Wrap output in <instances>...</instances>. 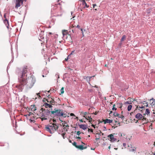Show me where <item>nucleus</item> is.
Returning <instances> with one entry per match:
<instances>
[{"label":"nucleus","instance_id":"52","mask_svg":"<svg viewBox=\"0 0 155 155\" xmlns=\"http://www.w3.org/2000/svg\"><path fill=\"white\" fill-rule=\"evenodd\" d=\"M79 121L81 122H83V121L82 119L79 120Z\"/></svg>","mask_w":155,"mask_h":155},{"label":"nucleus","instance_id":"28","mask_svg":"<svg viewBox=\"0 0 155 155\" xmlns=\"http://www.w3.org/2000/svg\"><path fill=\"white\" fill-rule=\"evenodd\" d=\"M81 133H82L83 134H84V133H81V132H80V131H78L77 132V134L78 135V136H79L80 135V134H81Z\"/></svg>","mask_w":155,"mask_h":155},{"label":"nucleus","instance_id":"40","mask_svg":"<svg viewBox=\"0 0 155 155\" xmlns=\"http://www.w3.org/2000/svg\"><path fill=\"white\" fill-rule=\"evenodd\" d=\"M29 121L31 123L33 122V123H34L35 122L34 120H33L32 119H30Z\"/></svg>","mask_w":155,"mask_h":155},{"label":"nucleus","instance_id":"16","mask_svg":"<svg viewBox=\"0 0 155 155\" xmlns=\"http://www.w3.org/2000/svg\"><path fill=\"white\" fill-rule=\"evenodd\" d=\"M84 117L87 120H88V118L90 122V121L92 119V118L91 117V116H88L87 117V116H84Z\"/></svg>","mask_w":155,"mask_h":155},{"label":"nucleus","instance_id":"3","mask_svg":"<svg viewBox=\"0 0 155 155\" xmlns=\"http://www.w3.org/2000/svg\"><path fill=\"white\" fill-rule=\"evenodd\" d=\"M42 109L44 110H42L43 111H45L42 114L41 117H47L51 113V111L49 110H45V109H44L43 108H42Z\"/></svg>","mask_w":155,"mask_h":155},{"label":"nucleus","instance_id":"54","mask_svg":"<svg viewBox=\"0 0 155 155\" xmlns=\"http://www.w3.org/2000/svg\"><path fill=\"white\" fill-rule=\"evenodd\" d=\"M122 45V43H120L119 44V45L120 46H121V45Z\"/></svg>","mask_w":155,"mask_h":155},{"label":"nucleus","instance_id":"32","mask_svg":"<svg viewBox=\"0 0 155 155\" xmlns=\"http://www.w3.org/2000/svg\"><path fill=\"white\" fill-rule=\"evenodd\" d=\"M118 117H119V118H121V119H122V120H124V116L123 115H121V116H119Z\"/></svg>","mask_w":155,"mask_h":155},{"label":"nucleus","instance_id":"17","mask_svg":"<svg viewBox=\"0 0 155 155\" xmlns=\"http://www.w3.org/2000/svg\"><path fill=\"white\" fill-rule=\"evenodd\" d=\"M82 4L83 5H85L86 7L87 8L89 7V6H87L85 0H82Z\"/></svg>","mask_w":155,"mask_h":155},{"label":"nucleus","instance_id":"9","mask_svg":"<svg viewBox=\"0 0 155 155\" xmlns=\"http://www.w3.org/2000/svg\"><path fill=\"white\" fill-rule=\"evenodd\" d=\"M50 125H48L46 126V127H45V130L49 132V133L51 134H52L53 133L51 131V128H50L49 127H50Z\"/></svg>","mask_w":155,"mask_h":155},{"label":"nucleus","instance_id":"37","mask_svg":"<svg viewBox=\"0 0 155 155\" xmlns=\"http://www.w3.org/2000/svg\"><path fill=\"white\" fill-rule=\"evenodd\" d=\"M81 114L83 115H87L88 114V113L87 112H82Z\"/></svg>","mask_w":155,"mask_h":155},{"label":"nucleus","instance_id":"7","mask_svg":"<svg viewBox=\"0 0 155 155\" xmlns=\"http://www.w3.org/2000/svg\"><path fill=\"white\" fill-rule=\"evenodd\" d=\"M78 126L80 128L84 130H86L88 128L87 126L85 124H79Z\"/></svg>","mask_w":155,"mask_h":155},{"label":"nucleus","instance_id":"50","mask_svg":"<svg viewBox=\"0 0 155 155\" xmlns=\"http://www.w3.org/2000/svg\"><path fill=\"white\" fill-rule=\"evenodd\" d=\"M64 134H62V136L63 137V138L64 139Z\"/></svg>","mask_w":155,"mask_h":155},{"label":"nucleus","instance_id":"39","mask_svg":"<svg viewBox=\"0 0 155 155\" xmlns=\"http://www.w3.org/2000/svg\"><path fill=\"white\" fill-rule=\"evenodd\" d=\"M13 61V59H12L11 61H10V62H9L8 65V66L7 68V69H8V66H9L10 64H11V63H12Z\"/></svg>","mask_w":155,"mask_h":155},{"label":"nucleus","instance_id":"38","mask_svg":"<svg viewBox=\"0 0 155 155\" xmlns=\"http://www.w3.org/2000/svg\"><path fill=\"white\" fill-rule=\"evenodd\" d=\"M123 134H122V133H120L118 134V136L119 137H121L123 135Z\"/></svg>","mask_w":155,"mask_h":155},{"label":"nucleus","instance_id":"43","mask_svg":"<svg viewBox=\"0 0 155 155\" xmlns=\"http://www.w3.org/2000/svg\"><path fill=\"white\" fill-rule=\"evenodd\" d=\"M112 110L114 111V110H117V108H115V107H113L112 109Z\"/></svg>","mask_w":155,"mask_h":155},{"label":"nucleus","instance_id":"24","mask_svg":"<svg viewBox=\"0 0 155 155\" xmlns=\"http://www.w3.org/2000/svg\"><path fill=\"white\" fill-rule=\"evenodd\" d=\"M126 36L125 35H123L121 39V40H120L121 41H124V39L126 38Z\"/></svg>","mask_w":155,"mask_h":155},{"label":"nucleus","instance_id":"55","mask_svg":"<svg viewBox=\"0 0 155 155\" xmlns=\"http://www.w3.org/2000/svg\"><path fill=\"white\" fill-rule=\"evenodd\" d=\"M112 113H113V111H111L110 112L109 114H112Z\"/></svg>","mask_w":155,"mask_h":155},{"label":"nucleus","instance_id":"10","mask_svg":"<svg viewBox=\"0 0 155 155\" xmlns=\"http://www.w3.org/2000/svg\"><path fill=\"white\" fill-rule=\"evenodd\" d=\"M155 100L153 98H152L150 100V101L151 102V105L152 106H154L155 105Z\"/></svg>","mask_w":155,"mask_h":155},{"label":"nucleus","instance_id":"45","mask_svg":"<svg viewBox=\"0 0 155 155\" xmlns=\"http://www.w3.org/2000/svg\"><path fill=\"white\" fill-rule=\"evenodd\" d=\"M76 139H79V140H80V139H81V137H76Z\"/></svg>","mask_w":155,"mask_h":155},{"label":"nucleus","instance_id":"11","mask_svg":"<svg viewBox=\"0 0 155 155\" xmlns=\"http://www.w3.org/2000/svg\"><path fill=\"white\" fill-rule=\"evenodd\" d=\"M136 148L135 147H130V149H129V151L131 152H134L136 150Z\"/></svg>","mask_w":155,"mask_h":155},{"label":"nucleus","instance_id":"18","mask_svg":"<svg viewBox=\"0 0 155 155\" xmlns=\"http://www.w3.org/2000/svg\"><path fill=\"white\" fill-rule=\"evenodd\" d=\"M44 104L46 106H47L49 108H51L52 107L51 105L48 104L47 103L45 102Z\"/></svg>","mask_w":155,"mask_h":155},{"label":"nucleus","instance_id":"35","mask_svg":"<svg viewBox=\"0 0 155 155\" xmlns=\"http://www.w3.org/2000/svg\"><path fill=\"white\" fill-rule=\"evenodd\" d=\"M73 145L75 147H76V146H77L78 145H77V143L76 142H74L72 143Z\"/></svg>","mask_w":155,"mask_h":155},{"label":"nucleus","instance_id":"34","mask_svg":"<svg viewBox=\"0 0 155 155\" xmlns=\"http://www.w3.org/2000/svg\"><path fill=\"white\" fill-rule=\"evenodd\" d=\"M74 51H75V50H74L72 51H71V53L70 54V55L68 56V57L69 56H70L71 55L74 54Z\"/></svg>","mask_w":155,"mask_h":155},{"label":"nucleus","instance_id":"41","mask_svg":"<svg viewBox=\"0 0 155 155\" xmlns=\"http://www.w3.org/2000/svg\"><path fill=\"white\" fill-rule=\"evenodd\" d=\"M50 96V95H48V97H49V99H47V102L49 103H50V101L51 100V99H50L49 98V96Z\"/></svg>","mask_w":155,"mask_h":155},{"label":"nucleus","instance_id":"21","mask_svg":"<svg viewBox=\"0 0 155 155\" xmlns=\"http://www.w3.org/2000/svg\"><path fill=\"white\" fill-rule=\"evenodd\" d=\"M132 107V106L131 105H129L127 107V110L128 111L131 110Z\"/></svg>","mask_w":155,"mask_h":155},{"label":"nucleus","instance_id":"19","mask_svg":"<svg viewBox=\"0 0 155 155\" xmlns=\"http://www.w3.org/2000/svg\"><path fill=\"white\" fill-rule=\"evenodd\" d=\"M142 104L144 105V106H146V107H148V104L146 101H143Z\"/></svg>","mask_w":155,"mask_h":155},{"label":"nucleus","instance_id":"57","mask_svg":"<svg viewBox=\"0 0 155 155\" xmlns=\"http://www.w3.org/2000/svg\"><path fill=\"white\" fill-rule=\"evenodd\" d=\"M134 113V112H132L130 113V114L131 115H132V114H133Z\"/></svg>","mask_w":155,"mask_h":155},{"label":"nucleus","instance_id":"1","mask_svg":"<svg viewBox=\"0 0 155 155\" xmlns=\"http://www.w3.org/2000/svg\"><path fill=\"white\" fill-rule=\"evenodd\" d=\"M16 72L18 75V84L14 85L17 88L19 91H22L24 87L31 88L33 86L35 82V79L31 75L28 77L27 71L25 68H23L22 71L18 69Z\"/></svg>","mask_w":155,"mask_h":155},{"label":"nucleus","instance_id":"60","mask_svg":"<svg viewBox=\"0 0 155 155\" xmlns=\"http://www.w3.org/2000/svg\"><path fill=\"white\" fill-rule=\"evenodd\" d=\"M91 150H94V148H91Z\"/></svg>","mask_w":155,"mask_h":155},{"label":"nucleus","instance_id":"4","mask_svg":"<svg viewBox=\"0 0 155 155\" xmlns=\"http://www.w3.org/2000/svg\"><path fill=\"white\" fill-rule=\"evenodd\" d=\"M115 134H111L108 136V137L110 138V141L111 142H114L117 140V139L114 137V135Z\"/></svg>","mask_w":155,"mask_h":155},{"label":"nucleus","instance_id":"42","mask_svg":"<svg viewBox=\"0 0 155 155\" xmlns=\"http://www.w3.org/2000/svg\"><path fill=\"white\" fill-rule=\"evenodd\" d=\"M131 137H130V138H127V139L126 140L127 141H129L130 140V139H131Z\"/></svg>","mask_w":155,"mask_h":155},{"label":"nucleus","instance_id":"59","mask_svg":"<svg viewBox=\"0 0 155 155\" xmlns=\"http://www.w3.org/2000/svg\"><path fill=\"white\" fill-rule=\"evenodd\" d=\"M99 138H96V139H95V140H99Z\"/></svg>","mask_w":155,"mask_h":155},{"label":"nucleus","instance_id":"27","mask_svg":"<svg viewBox=\"0 0 155 155\" xmlns=\"http://www.w3.org/2000/svg\"><path fill=\"white\" fill-rule=\"evenodd\" d=\"M44 39V37L43 36H40V37L39 38V40L41 41H42L41 39Z\"/></svg>","mask_w":155,"mask_h":155},{"label":"nucleus","instance_id":"36","mask_svg":"<svg viewBox=\"0 0 155 155\" xmlns=\"http://www.w3.org/2000/svg\"><path fill=\"white\" fill-rule=\"evenodd\" d=\"M88 132H93V130H92V129H89V128H88Z\"/></svg>","mask_w":155,"mask_h":155},{"label":"nucleus","instance_id":"48","mask_svg":"<svg viewBox=\"0 0 155 155\" xmlns=\"http://www.w3.org/2000/svg\"><path fill=\"white\" fill-rule=\"evenodd\" d=\"M139 108H141V109H142V108H144V106H142L141 107H139Z\"/></svg>","mask_w":155,"mask_h":155},{"label":"nucleus","instance_id":"47","mask_svg":"<svg viewBox=\"0 0 155 155\" xmlns=\"http://www.w3.org/2000/svg\"><path fill=\"white\" fill-rule=\"evenodd\" d=\"M60 0H58V1H57V2H58L57 4L58 5H60V3H58V2H59V1H60Z\"/></svg>","mask_w":155,"mask_h":155},{"label":"nucleus","instance_id":"13","mask_svg":"<svg viewBox=\"0 0 155 155\" xmlns=\"http://www.w3.org/2000/svg\"><path fill=\"white\" fill-rule=\"evenodd\" d=\"M122 136L121 137V139H122L123 140V141L124 142V139H127V136L126 135L123 133V134Z\"/></svg>","mask_w":155,"mask_h":155},{"label":"nucleus","instance_id":"53","mask_svg":"<svg viewBox=\"0 0 155 155\" xmlns=\"http://www.w3.org/2000/svg\"><path fill=\"white\" fill-rule=\"evenodd\" d=\"M71 115L72 116H73L74 115V114H73V113H71Z\"/></svg>","mask_w":155,"mask_h":155},{"label":"nucleus","instance_id":"63","mask_svg":"<svg viewBox=\"0 0 155 155\" xmlns=\"http://www.w3.org/2000/svg\"><path fill=\"white\" fill-rule=\"evenodd\" d=\"M96 6V4L94 5H93V8H94V6Z\"/></svg>","mask_w":155,"mask_h":155},{"label":"nucleus","instance_id":"30","mask_svg":"<svg viewBox=\"0 0 155 155\" xmlns=\"http://www.w3.org/2000/svg\"><path fill=\"white\" fill-rule=\"evenodd\" d=\"M54 100L53 99H52V98L51 99V100L50 101V103L52 104L53 103H54Z\"/></svg>","mask_w":155,"mask_h":155},{"label":"nucleus","instance_id":"14","mask_svg":"<svg viewBox=\"0 0 155 155\" xmlns=\"http://www.w3.org/2000/svg\"><path fill=\"white\" fill-rule=\"evenodd\" d=\"M112 122V120L108 119H106L104 120V124H106L107 123H110Z\"/></svg>","mask_w":155,"mask_h":155},{"label":"nucleus","instance_id":"26","mask_svg":"<svg viewBox=\"0 0 155 155\" xmlns=\"http://www.w3.org/2000/svg\"><path fill=\"white\" fill-rule=\"evenodd\" d=\"M117 106L119 107L120 108H121L122 107V104L120 103H118L117 104Z\"/></svg>","mask_w":155,"mask_h":155},{"label":"nucleus","instance_id":"12","mask_svg":"<svg viewBox=\"0 0 155 155\" xmlns=\"http://www.w3.org/2000/svg\"><path fill=\"white\" fill-rule=\"evenodd\" d=\"M4 22L7 26V28H8V20L6 18L4 21Z\"/></svg>","mask_w":155,"mask_h":155},{"label":"nucleus","instance_id":"29","mask_svg":"<svg viewBox=\"0 0 155 155\" xmlns=\"http://www.w3.org/2000/svg\"><path fill=\"white\" fill-rule=\"evenodd\" d=\"M42 121H43L44 120H47V117H43L41 118Z\"/></svg>","mask_w":155,"mask_h":155},{"label":"nucleus","instance_id":"22","mask_svg":"<svg viewBox=\"0 0 155 155\" xmlns=\"http://www.w3.org/2000/svg\"><path fill=\"white\" fill-rule=\"evenodd\" d=\"M113 115L115 117H119V114L115 112H113Z\"/></svg>","mask_w":155,"mask_h":155},{"label":"nucleus","instance_id":"8","mask_svg":"<svg viewBox=\"0 0 155 155\" xmlns=\"http://www.w3.org/2000/svg\"><path fill=\"white\" fill-rule=\"evenodd\" d=\"M56 126V124H52L51 125H50V127H51V130L53 131H55L56 128H55V126Z\"/></svg>","mask_w":155,"mask_h":155},{"label":"nucleus","instance_id":"44","mask_svg":"<svg viewBox=\"0 0 155 155\" xmlns=\"http://www.w3.org/2000/svg\"><path fill=\"white\" fill-rule=\"evenodd\" d=\"M37 96L39 97V98L41 97L40 95V93H37Z\"/></svg>","mask_w":155,"mask_h":155},{"label":"nucleus","instance_id":"20","mask_svg":"<svg viewBox=\"0 0 155 155\" xmlns=\"http://www.w3.org/2000/svg\"><path fill=\"white\" fill-rule=\"evenodd\" d=\"M94 77V76H92V77L87 76V77H86V79L87 81H89L90 79Z\"/></svg>","mask_w":155,"mask_h":155},{"label":"nucleus","instance_id":"58","mask_svg":"<svg viewBox=\"0 0 155 155\" xmlns=\"http://www.w3.org/2000/svg\"><path fill=\"white\" fill-rule=\"evenodd\" d=\"M110 146H109V147H108V148L109 149H110Z\"/></svg>","mask_w":155,"mask_h":155},{"label":"nucleus","instance_id":"49","mask_svg":"<svg viewBox=\"0 0 155 155\" xmlns=\"http://www.w3.org/2000/svg\"><path fill=\"white\" fill-rule=\"evenodd\" d=\"M53 121L54 122H56V120H55L53 119Z\"/></svg>","mask_w":155,"mask_h":155},{"label":"nucleus","instance_id":"46","mask_svg":"<svg viewBox=\"0 0 155 155\" xmlns=\"http://www.w3.org/2000/svg\"><path fill=\"white\" fill-rule=\"evenodd\" d=\"M123 146L124 147H125V146H126V143H123Z\"/></svg>","mask_w":155,"mask_h":155},{"label":"nucleus","instance_id":"23","mask_svg":"<svg viewBox=\"0 0 155 155\" xmlns=\"http://www.w3.org/2000/svg\"><path fill=\"white\" fill-rule=\"evenodd\" d=\"M150 113V111L148 109H146L145 111V114H148Z\"/></svg>","mask_w":155,"mask_h":155},{"label":"nucleus","instance_id":"56","mask_svg":"<svg viewBox=\"0 0 155 155\" xmlns=\"http://www.w3.org/2000/svg\"><path fill=\"white\" fill-rule=\"evenodd\" d=\"M87 147H83L84 149L87 148Z\"/></svg>","mask_w":155,"mask_h":155},{"label":"nucleus","instance_id":"31","mask_svg":"<svg viewBox=\"0 0 155 155\" xmlns=\"http://www.w3.org/2000/svg\"><path fill=\"white\" fill-rule=\"evenodd\" d=\"M59 124H56V126H55V128H56V130H57L58 127H59Z\"/></svg>","mask_w":155,"mask_h":155},{"label":"nucleus","instance_id":"51","mask_svg":"<svg viewBox=\"0 0 155 155\" xmlns=\"http://www.w3.org/2000/svg\"><path fill=\"white\" fill-rule=\"evenodd\" d=\"M77 27L78 28H80V26L78 25L77 26Z\"/></svg>","mask_w":155,"mask_h":155},{"label":"nucleus","instance_id":"5","mask_svg":"<svg viewBox=\"0 0 155 155\" xmlns=\"http://www.w3.org/2000/svg\"><path fill=\"white\" fill-rule=\"evenodd\" d=\"M23 0H16V3L15 8H18V7L20 6V3H21L22 4H23ZM25 1L26 0H25Z\"/></svg>","mask_w":155,"mask_h":155},{"label":"nucleus","instance_id":"2","mask_svg":"<svg viewBox=\"0 0 155 155\" xmlns=\"http://www.w3.org/2000/svg\"><path fill=\"white\" fill-rule=\"evenodd\" d=\"M51 113L50 116L52 118H54L56 117H66L64 110L62 109H58L55 108L53 110L51 111Z\"/></svg>","mask_w":155,"mask_h":155},{"label":"nucleus","instance_id":"15","mask_svg":"<svg viewBox=\"0 0 155 155\" xmlns=\"http://www.w3.org/2000/svg\"><path fill=\"white\" fill-rule=\"evenodd\" d=\"M76 147L80 149L81 150H84L83 146L82 145H78L77 146H76Z\"/></svg>","mask_w":155,"mask_h":155},{"label":"nucleus","instance_id":"6","mask_svg":"<svg viewBox=\"0 0 155 155\" xmlns=\"http://www.w3.org/2000/svg\"><path fill=\"white\" fill-rule=\"evenodd\" d=\"M143 117V119H146L144 117H143L142 114L141 113H138L136 114L135 115V118L137 119H140Z\"/></svg>","mask_w":155,"mask_h":155},{"label":"nucleus","instance_id":"25","mask_svg":"<svg viewBox=\"0 0 155 155\" xmlns=\"http://www.w3.org/2000/svg\"><path fill=\"white\" fill-rule=\"evenodd\" d=\"M64 87H62L60 90L61 94H63L64 93Z\"/></svg>","mask_w":155,"mask_h":155},{"label":"nucleus","instance_id":"33","mask_svg":"<svg viewBox=\"0 0 155 155\" xmlns=\"http://www.w3.org/2000/svg\"><path fill=\"white\" fill-rule=\"evenodd\" d=\"M125 104H132V103L131 102V101H126V102L125 103Z\"/></svg>","mask_w":155,"mask_h":155},{"label":"nucleus","instance_id":"64","mask_svg":"<svg viewBox=\"0 0 155 155\" xmlns=\"http://www.w3.org/2000/svg\"><path fill=\"white\" fill-rule=\"evenodd\" d=\"M6 16V15H5V14H4V17L5 18H6V16Z\"/></svg>","mask_w":155,"mask_h":155},{"label":"nucleus","instance_id":"61","mask_svg":"<svg viewBox=\"0 0 155 155\" xmlns=\"http://www.w3.org/2000/svg\"><path fill=\"white\" fill-rule=\"evenodd\" d=\"M81 30V31L82 32H83V29L81 28L80 29Z\"/></svg>","mask_w":155,"mask_h":155},{"label":"nucleus","instance_id":"62","mask_svg":"<svg viewBox=\"0 0 155 155\" xmlns=\"http://www.w3.org/2000/svg\"><path fill=\"white\" fill-rule=\"evenodd\" d=\"M65 126L66 127H68V126H69L68 125H67H67H65Z\"/></svg>","mask_w":155,"mask_h":155}]
</instances>
